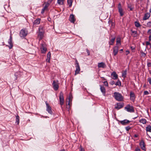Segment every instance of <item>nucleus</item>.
Listing matches in <instances>:
<instances>
[{
	"label": "nucleus",
	"mask_w": 151,
	"mask_h": 151,
	"mask_svg": "<svg viewBox=\"0 0 151 151\" xmlns=\"http://www.w3.org/2000/svg\"><path fill=\"white\" fill-rule=\"evenodd\" d=\"M8 43L9 44V48L10 49H11L13 47V44L12 43V37L11 35L10 37V39L8 41Z\"/></svg>",
	"instance_id": "nucleus-15"
},
{
	"label": "nucleus",
	"mask_w": 151,
	"mask_h": 151,
	"mask_svg": "<svg viewBox=\"0 0 151 151\" xmlns=\"http://www.w3.org/2000/svg\"><path fill=\"white\" fill-rule=\"evenodd\" d=\"M125 109L126 110L130 112H134V107L133 106H130V105L128 104L125 107Z\"/></svg>",
	"instance_id": "nucleus-5"
},
{
	"label": "nucleus",
	"mask_w": 151,
	"mask_h": 151,
	"mask_svg": "<svg viewBox=\"0 0 151 151\" xmlns=\"http://www.w3.org/2000/svg\"><path fill=\"white\" fill-rule=\"evenodd\" d=\"M60 151H65L64 150H60Z\"/></svg>",
	"instance_id": "nucleus-59"
},
{
	"label": "nucleus",
	"mask_w": 151,
	"mask_h": 151,
	"mask_svg": "<svg viewBox=\"0 0 151 151\" xmlns=\"http://www.w3.org/2000/svg\"><path fill=\"white\" fill-rule=\"evenodd\" d=\"M53 0H48L47 3L49 5L51 3Z\"/></svg>",
	"instance_id": "nucleus-41"
},
{
	"label": "nucleus",
	"mask_w": 151,
	"mask_h": 151,
	"mask_svg": "<svg viewBox=\"0 0 151 151\" xmlns=\"http://www.w3.org/2000/svg\"><path fill=\"white\" fill-rule=\"evenodd\" d=\"M135 26L137 27H140L141 26V24L140 23L137 22H134Z\"/></svg>",
	"instance_id": "nucleus-30"
},
{
	"label": "nucleus",
	"mask_w": 151,
	"mask_h": 151,
	"mask_svg": "<svg viewBox=\"0 0 151 151\" xmlns=\"http://www.w3.org/2000/svg\"><path fill=\"white\" fill-rule=\"evenodd\" d=\"M139 122L143 124H145L146 122V120L144 119H142L139 120Z\"/></svg>",
	"instance_id": "nucleus-26"
},
{
	"label": "nucleus",
	"mask_w": 151,
	"mask_h": 151,
	"mask_svg": "<svg viewBox=\"0 0 151 151\" xmlns=\"http://www.w3.org/2000/svg\"><path fill=\"white\" fill-rule=\"evenodd\" d=\"M116 44H119L120 45L121 44V41L120 39H117L116 40Z\"/></svg>",
	"instance_id": "nucleus-37"
},
{
	"label": "nucleus",
	"mask_w": 151,
	"mask_h": 151,
	"mask_svg": "<svg viewBox=\"0 0 151 151\" xmlns=\"http://www.w3.org/2000/svg\"><path fill=\"white\" fill-rule=\"evenodd\" d=\"M69 20L72 23H74L75 21L74 17L73 14L70 15L69 19Z\"/></svg>",
	"instance_id": "nucleus-21"
},
{
	"label": "nucleus",
	"mask_w": 151,
	"mask_h": 151,
	"mask_svg": "<svg viewBox=\"0 0 151 151\" xmlns=\"http://www.w3.org/2000/svg\"><path fill=\"white\" fill-rule=\"evenodd\" d=\"M110 83L111 85H113L115 84V82L114 81H111L110 82Z\"/></svg>",
	"instance_id": "nucleus-42"
},
{
	"label": "nucleus",
	"mask_w": 151,
	"mask_h": 151,
	"mask_svg": "<svg viewBox=\"0 0 151 151\" xmlns=\"http://www.w3.org/2000/svg\"><path fill=\"white\" fill-rule=\"evenodd\" d=\"M150 111H151V108H150Z\"/></svg>",
	"instance_id": "nucleus-64"
},
{
	"label": "nucleus",
	"mask_w": 151,
	"mask_h": 151,
	"mask_svg": "<svg viewBox=\"0 0 151 151\" xmlns=\"http://www.w3.org/2000/svg\"><path fill=\"white\" fill-rule=\"evenodd\" d=\"M64 0H58V3L59 5H63V4Z\"/></svg>",
	"instance_id": "nucleus-31"
},
{
	"label": "nucleus",
	"mask_w": 151,
	"mask_h": 151,
	"mask_svg": "<svg viewBox=\"0 0 151 151\" xmlns=\"http://www.w3.org/2000/svg\"><path fill=\"white\" fill-rule=\"evenodd\" d=\"M51 54L50 52H49L47 55V58H50Z\"/></svg>",
	"instance_id": "nucleus-36"
},
{
	"label": "nucleus",
	"mask_w": 151,
	"mask_h": 151,
	"mask_svg": "<svg viewBox=\"0 0 151 151\" xmlns=\"http://www.w3.org/2000/svg\"><path fill=\"white\" fill-rule=\"evenodd\" d=\"M100 90L102 93L105 95L106 93V90L104 87L101 85H100Z\"/></svg>",
	"instance_id": "nucleus-22"
},
{
	"label": "nucleus",
	"mask_w": 151,
	"mask_h": 151,
	"mask_svg": "<svg viewBox=\"0 0 151 151\" xmlns=\"http://www.w3.org/2000/svg\"><path fill=\"white\" fill-rule=\"evenodd\" d=\"M49 4H47L46 3L45 5V6H44V8H43L46 10L47 9L48 7L49 6Z\"/></svg>",
	"instance_id": "nucleus-35"
},
{
	"label": "nucleus",
	"mask_w": 151,
	"mask_h": 151,
	"mask_svg": "<svg viewBox=\"0 0 151 151\" xmlns=\"http://www.w3.org/2000/svg\"><path fill=\"white\" fill-rule=\"evenodd\" d=\"M123 50V49H122L120 50V51H121V52H122Z\"/></svg>",
	"instance_id": "nucleus-62"
},
{
	"label": "nucleus",
	"mask_w": 151,
	"mask_h": 151,
	"mask_svg": "<svg viewBox=\"0 0 151 151\" xmlns=\"http://www.w3.org/2000/svg\"><path fill=\"white\" fill-rule=\"evenodd\" d=\"M60 104L61 105V108L62 109V106L64 104V97L63 93L62 92H60L59 96Z\"/></svg>",
	"instance_id": "nucleus-3"
},
{
	"label": "nucleus",
	"mask_w": 151,
	"mask_h": 151,
	"mask_svg": "<svg viewBox=\"0 0 151 151\" xmlns=\"http://www.w3.org/2000/svg\"><path fill=\"white\" fill-rule=\"evenodd\" d=\"M146 26L148 27H151V21L147 22L146 24Z\"/></svg>",
	"instance_id": "nucleus-34"
},
{
	"label": "nucleus",
	"mask_w": 151,
	"mask_h": 151,
	"mask_svg": "<svg viewBox=\"0 0 151 151\" xmlns=\"http://www.w3.org/2000/svg\"><path fill=\"white\" fill-rule=\"evenodd\" d=\"M129 95L131 100L133 101H134L135 99V95L134 93L131 91Z\"/></svg>",
	"instance_id": "nucleus-13"
},
{
	"label": "nucleus",
	"mask_w": 151,
	"mask_h": 151,
	"mask_svg": "<svg viewBox=\"0 0 151 151\" xmlns=\"http://www.w3.org/2000/svg\"><path fill=\"white\" fill-rule=\"evenodd\" d=\"M39 33L38 35V37L39 38V40H41L44 37V31L43 29V28L42 27H40L39 28Z\"/></svg>",
	"instance_id": "nucleus-2"
},
{
	"label": "nucleus",
	"mask_w": 151,
	"mask_h": 151,
	"mask_svg": "<svg viewBox=\"0 0 151 151\" xmlns=\"http://www.w3.org/2000/svg\"><path fill=\"white\" fill-rule=\"evenodd\" d=\"M119 50L118 47L115 46L113 48V54L114 56H116L118 53Z\"/></svg>",
	"instance_id": "nucleus-14"
},
{
	"label": "nucleus",
	"mask_w": 151,
	"mask_h": 151,
	"mask_svg": "<svg viewBox=\"0 0 151 151\" xmlns=\"http://www.w3.org/2000/svg\"><path fill=\"white\" fill-rule=\"evenodd\" d=\"M15 76L16 77V79H17V77L18 75H17L16 74H15Z\"/></svg>",
	"instance_id": "nucleus-54"
},
{
	"label": "nucleus",
	"mask_w": 151,
	"mask_h": 151,
	"mask_svg": "<svg viewBox=\"0 0 151 151\" xmlns=\"http://www.w3.org/2000/svg\"><path fill=\"white\" fill-rule=\"evenodd\" d=\"M98 66L99 68H105L106 67V65L103 62L99 63H98Z\"/></svg>",
	"instance_id": "nucleus-17"
},
{
	"label": "nucleus",
	"mask_w": 151,
	"mask_h": 151,
	"mask_svg": "<svg viewBox=\"0 0 151 151\" xmlns=\"http://www.w3.org/2000/svg\"><path fill=\"white\" fill-rule=\"evenodd\" d=\"M76 70L75 71V75L79 73L80 70L79 63L78 62V61L76 60Z\"/></svg>",
	"instance_id": "nucleus-8"
},
{
	"label": "nucleus",
	"mask_w": 151,
	"mask_h": 151,
	"mask_svg": "<svg viewBox=\"0 0 151 151\" xmlns=\"http://www.w3.org/2000/svg\"><path fill=\"white\" fill-rule=\"evenodd\" d=\"M86 52L88 54V55H90V52L88 49H86Z\"/></svg>",
	"instance_id": "nucleus-50"
},
{
	"label": "nucleus",
	"mask_w": 151,
	"mask_h": 151,
	"mask_svg": "<svg viewBox=\"0 0 151 151\" xmlns=\"http://www.w3.org/2000/svg\"><path fill=\"white\" fill-rule=\"evenodd\" d=\"M130 121L126 119L120 121V123L123 125H126L129 124Z\"/></svg>",
	"instance_id": "nucleus-12"
},
{
	"label": "nucleus",
	"mask_w": 151,
	"mask_h": 151,
	"mask_svg": "<svg viewBox=\"0 0 151 151\" xmlns=\"http://www.w3.org/2000/svg\"><path fill=\"white\" fill-rule=\"evenodd\" d=\"M58 81H54L52 83V86L54 90L57 91L59 88Z\"/></svg>",
	"instance_id": "nucleus-7"
},
{
	"label": "nucleus",
	"mask_w": 151,
	"mask_h": 151,
	"mask_svg": "<svg viewBox=\"0 0 151 151\" xmlns=\"http://www.w3.org/2000/svg\"><path fill=\"white\" fill-rule=\"evenodd\" d=\"M45 104L47 106V111L49 113L52 114V112L51 110V107L49 106L47 101L45 102Z\"/></svg>",
	"instance_id": "nucleus-11"
},
{
	"label": "nucleus",
	"mask_w": 151,
	"mask_h": 151,
	"mask_svg": "<svg viewBox=\"0 0 151 151\" xmlns=\"http://www.w3.org/2000/svg\"><path fill=\"white\" fill-rule=\"evenodd\" d=\"M118 9L119 12L120 13V16H123L124 15V13L123 12V10L121 7V3H119V4L118 6Z\"/></svg>",
	"instance_id": "nucleus-9"
},
{
	"label": "nucleus",
	"mask_w": 151,
	"mask_h": 151,
	"mask_svg": "<svg viewBox=\"0 0 151 151\" xmlns=\"http://www.w3.org/2000/svg\"><path fill=\"white\" fill-rule=\"evenodd\" d=\"M66 106H66V108H67V109H68V110L69 111V109H68V105H66Z\"/></svg>",
	"instance_id": "nucleus-57"
},
{
	"label": "nucleus",
	"mask_w": 151,
	"mask_h": 151,
	"mask_svg": "<svg viewBox=\"0 0 151 151\" xmlns=\"http://www.w3.org/2000/svg\"><path fill=\"white\" fill-rule=\"evenodd\" d=\"M150 12L151 13V8L150 9Z\"/></svg>",
	"instance_id": "nucleus-61"
},
{
	"label": "nucleus",
	"mask_w": 151,
	"mask_h": 151,
	"mask_svg": "<svg viewBox=\"0 0 151 151\" xmlns=\"http://www.w3.org/2000/svg\"><path fill=\"white\" fill-rule=\"evenodd\" d=\"M131 128V127H130L129 126H128L125 127V129L126 130L128 131H129V130Z\"/></svg>",
	"instance_id": "nucleus-38"
},
{
	"label": "nucleus",
	"mask_w": 151,
	"mask_h": 151,
	"mask_svg": "<svg viewBox=\"0 0 151 151\" xmlns=\"http://www.w3.org/2000/svg\"><path fill=\"white\" fill-rule=\"evenodd\" d=\"M146 44L147 46L150 45V48L151 47V44H150V42H148V41L146 42Z\"/></svg>",
	"instance_id": "nucleus-40"
},
{
	"label": "nucleus",
	"mask_w": 151,
	"mask_h": 151,
	"mask_svg": "<svg viewBox=\"0 0 151 151\" xmlns=\"http://www.w3.org/2000/svg\"><path fill=\"white\" fill-rule=\"evenodd\" d=\"M131 48L132 50H134V48L133 47H131Z\"/></svg>",
	"instance_id": "nucleus-55"
},
{
	"label": "nucleus",
	"mask_w": 151,
	"mask_h": 151,
	"mask_svg": "<svg viewBox=\"0 0 151 151\" xmlns=\"http://www.w3.org/2000/svg\"><path fill=\"white\" fill-rule=\"evenodd\" d=\"M104 85L106 86H108V83L106 81H105L104 82Z\"/></svg>",
	"instance_id": "nucleus-39"
},
{
	"label": "nucleus",
	"mask_w": 151,
	"mask_h": 151,
	"mask_svg": "<svg viewBox=\"0 0 151 151\" xmlns=\"http://www.w3.org/2000/svg\"><path fill=\"white\" fill-rule=\"evenodd\" d=\"M132 34H131L134 37H136L138 36V34L137 31H133L132 30H131Z\"/></svg>",
	"instance_id": "nucleus-20"
},
{
	"label": "nucleus",
	"mask_w": 151,
	"mask_h": 151,
	"mask_svg": "<svg viewBox=\"0 0 151 151\" xmlns=\"http://www.w3.org/2000/svg\"><path fill=\"white\" fill-rule=\"evenodd\" d=\"M113 96L115 100L119 101H123L124 97L121 94L118 92H115L114 93Z\"/></svg>",
	"instance_id": "nucleus-1"
},
{
	"label": "nucleus",
	"mask_w": 151,
	"mask_h": 151,
	"mask_svg": "<svg viewBox=\"0 0 151 151\" xmlns=\"http://www.w3.org/2000/svg\"><path fill=\"white\" fill-rule=\"evenodd\" d=\"M40 49L42 53H45L47 50V48L46 47V44L44 42L41 44Z\"/></svg>",
	"instance_id": "nucleus-6"
},
{
	"label": "nucleus",
	"mask_w": 151,
	"mask_h": 151,
	"mask_svg": "<svg viewBox=\"0 0 151 151\" xmlns=\"http://www.w3.org/2000/svg\"><path fill=\"white\" fill-rule=\"evenodd\" d=\"M27 31L26 29H22L20 32V36L21 37H25L27 34Z\"/></svg>",
	"instance_id": "nucleus-4"
},
{
	"label": "nucleus",
	"mask_w": 151,
	"mask_h": 151,
	"mask_svg": "<svg viewBox=\"0 0 151 151\" xmlns=\"http://www.w3.org/2000/svg\"><path fill=\"white\" fill-rule=\"evenodd\" d=\"M115 40V37H114L111 39L109 42V44L110 45H113L114 44V40Z\"/></svg>",
	"instance_id": "nucleus-25"
},
{
	"label": "nucleus",
	"mask_w": 151,
	"mask_h": 151,
	"mask_svg": "<svg viewBox=\"0 0 151 151\" xmlns=\"http://www.w3.org/2000/svg\"><path fill=\"white\" fill-rule=\"evenodd\" d=\"M112 25H114V24L113 23H111Z\"/></svg>",
	"instance_id": "nucleus-60"
},
{
	"label": "nucleus",
	"mask_w": 151,
	"mask_h": 151,
	"mask_svg": "<svg viewBox=\"0 0 151 151\" xmlns=\"http://www.w3.org/2000/svg\"><path fill=\"white\" fill-rule=\"evenodd\" d=\"M116 86H121V82L118 80V81L115 84Z\"/></svg>",
	"instance_id": "nucleus-33"
},
{
	"label": "nucleus",
	"mask_w": 151,
	"mask_h": 151,
	"mask_svg": "<svg viewBox=\"0 0 151 151\" xmlns=\"http://www.w3.org/2000/svg\"><path fill=\"white\" fill-rule=\"evenodd\" d=\"M147 33L148 34H151V29L148 30Z\"/></svg>",
	"instance_id": "nucleus-46"
},
{
	"label": "nucleus",
	"mask_w": 151,
	"mask_h": 151,
	"mask_svg": "<svg viewBox=\"0 0 151 151\" xmlns=\"http://www.w3.org/2000/svg\"><path fill=\"white\" fill-rule=\"evenodd\" d=\"M135 151H140V149L139 148H136L135 150Z\"/></svg>",
	"instance_id": "nucleus-53"
},
{
	"label": "nucleus",
	"mask_w": 151,
	"mask_h": 151,
	"mask_svg": "<svg viewBox=\"0 0 151 151\" xmlns=\"http://www.w3.org/2000/svg\"><path fill=\"white\" fill-rule=\"evenodd\" d=\"M144 94L145 95H148L149 94V92L147 91H145L144 92Z\"/></svg>",
	"instance_id": "nucleus-43"
},
{
	"label": "nucleus",
	"mask_w": 151,
	"mask_h": 151,
	"mask_svg": "<svg viewBox=\"0 0 151 151\" xmlns=\"http://www.w3.org/2000/svg\"><path fill=\"white\" fill-rule=\"evenodd\" d=\"M127 74V70L124 71L122 73V77L124 78L126 77V75Z\"/></svg>",
	"instance_id": "nucleus-32"
},
{
	"label": "nucleus",
	"mask_w": 151,
	"mask_h": 151,
	"mask_svg": "<svg viewBox=\"0 0 151 151\" xmlns=\"http://www.w3.org/2000/svg\"><path fill=\"white\" fill-rule=\"evenodd\" d=\"M150 14L149 13H147L145 14L143 18V20H146L148 19L150 16Z\"/></svg>",
	"instance_id": "nucleus-19"
},
{
	"label": "nucleus",
	"mask_w": 151,
	"mask_h": 151,
	"mask_svg": "<svg viewBox=\"0 0 151 151\" xmlns=\"http://www.w3.org/2000/svg\"><path fill=\"white\" fill-rule=\"evenodd\" d=\"M139 145L141 148V149L145 151L146 150V148L145 147V145L144 142L143 141H141Z\"/></svg>",
	"instance_id": "nucleus-16"
},
{
	"label": "nucleus",
	"mask_w": 151,
	"mask_h": 151,
	"mask_svg": "<svg viewBox=\"0 0 151 151\" xmlns=\"http://www.w3.org/2000/svg\"><path fill=\"white\" fill-rule=\"evenodd\" d=\"M126 52L127 53L126 54V55H128L129 53V51H128V50H126Z\"/></svg>",
	"instance_id": "nucleus-52"
},
{
	"label": "nucleus",
	"mask_w": 151,
	"mask_h": 151,
	"mask_svg": "<svg viewBox=\"0 0 151 151\" xmlns=\"http://www.w3.org/2000/svg\"><path fill=\"white\" fill-rule=\"evenodd\" d=\"M128 7L130 9V10L132 11L133 10V8L131 6H129Z\"/></svg>",
	"instance_id": "nucleus-47"
},
{
	"label": "nucleus",
	"mask_w": 151,
	"mask_h": 151,
	"mask_svg": "<svg viewBox=\"0 0 151 151\" xmlns=\"http://www.w3.org/2000/svg\"><path fill=\"white\" fill-rule=\"evenodd\" d=\"M148 81L150 84L151 85V78H148Z\"/></svg>",
	"instance_id": "nucleus-45"
},
{
	"label": "nucleus",
	"mask_w": 151,
	"mask_h": 151,
	"mask_svg": "<svg viewBox=\"0 0 151 151\" xmlns=\"http://www.w3.org/2000/svg\"><path fill=\"white\" fill-rule=\"evenodd\" d=\"M150 73L151 74V70L150 71Z\"/></svg>",
	"instance_id": "nucleus-63"
},
{
	"label": "nucleus",
	"mask_w": 151,
	"mask_h": 151,
	"mask_svg": "<svg viewBox=\"0 0 151 151\" xmlns=\"http://www.w3.org/2000/svg\"><path fill=\"white\" fill-rule=\"evenodd\" d=\"M80 151H84L83 150L82 148H81V149Z\"/></svg>",
	"instance_id": "nucleus-58"
},
{
	"label": "nucleus",
	"mask_w": 151,
	"mask_h": 151,
	"mask_svg": "<svg viewBox=\"0 0 151 151\" xmlns=\"http://www.w3.org/2000/svg\"><path fill=\"white\" fill-rule=\"evenodd\" d=\"M40 19H36L33 22V25H36L39 24L40 22Z\"/></svg>",
	"instance_id": "nucleus-23"
},
{
	"label": "nucleus",
	"mask_w": 151,
	"mask_h": 151,
	"mask_svg": "<svg viewBox=\"0 0 151 151\" xmlns=\"http://www.w3.org/2000/svg\"><path fill=\"white\" fill-rule=\"evenodd\" d=\"M134 137H137L138 136L137 134H135L134 135Z\"/></svg>",
	"instance_id": "nucleus-56"
},
{
	"label": "nucleus",
	"mask_w": 151,
	"mask_h": 151,
	"mask_svg": "<svg viewBox=\"0 0 151 151\" xmlns=\"http://www.w3.org/2000/svg\"><path fill=\"white\" fill-rule=\"evenodd\" d=\"M70 96L67 99V101H66V105L68 106V109H69L70 107Z\"/></svg>",
	"instance_id": "nucleus-24"
},
{
	"label": "nucleus",
	"mask_w": 151,
	"mask_h": 151,
	"mask_svg": "<svg viewBox=\"0 0 151 151\" xmlns=\"http://www.w3.org/2000/svg\"><path fill=\"white\" fill-rule=\"evenodd\" d=\"M146 130L147 132H151V126H148L146 127Z\"/></svg>",
	"instance_id": "nucleus-29"
},
{
	"label": "nucleus",
	"mask_w": 151,
	"mask_h": 151,
	"mask_svg": "<svg viewBox=\"0 0 151 151\" xmlns=\"http://www.w3.org/2000/svg\"><path fill=\"white\" fill-rule=\"evenodd\" d=\"M72 0H67V3L69 7H70L72 6Z\"/></svg>",
	"instance_id": "nucleus-27"
},
{
	"label": "nucleus",
	"mask_w": 151,
	"mask_h": 151,
	"mask_svg": "<svg viewBox=\"0 0 151 151\" xmlns=\"http://www.w3.org/2000/svg\"><path fill=\"white\" fill-rule=\"evenodd\" d=\"M45 9H44V8H43L42 10V11H41V13L42 14H43L44 13V11H45Z\"/></svg>",
	"instance_id": "nucleus-48"
},
{
	"label": "nucleus",
	"mask_w": 151,
	"mask_h": 151,
	"mask_svg": "<svg viewBox=\"0 0 151 151\" xmlns=\"http://www.w3.org/2000/svg\"><path fill=\"white\" fill-rule=\"evenodd\" d=\"M19 116L18 115H17V116H16V123H17V124H19Z\"/></svg>",
	"instance_id": "nucleus-28"
},
{
	"label": "nucleus",
	"mask_w": 151,
	"mask_h": 151,
	"mask_svg": "<svg viewBox=\"0 0 151 151\" xmlns=\"http://www.w3.org/2000/svg\"><path fill=\"white\" fill-rule=\"evenodd\" d=\"M149 41H151V35L149 36Z\"/></svg>",
	"instance_id": "nucleus-51"
},
{
	"label": "nucleus",
	"mask_w": 151,
	"mask_h": 151,
	"mask_svg": "<svg viewBox=\"0 0 151 151\" xmlns=\"http://www.w3.org/2000/svg\"><path fill=\"white\" fill-rule=\"evenodd\" d=\"M50 58H47V59H46V61L48 62H50Z\"/></svg>",
	"instance_id": "nucleus-49"
},
{
	"label": "nucleus",
	"mask_w": 151,
	"mask_h": 151,
	"mask_svg": "<svg viewBox=\"0 0 151 151\" xmlns=\"http://www.w3.org/2000/svg\"><path fill=\"white\" fill-rule=\"evenodd\" d=\"M111 75L112 78L114 79H116L118 78V75L115 72H112Z\"/></svg>",
	"instance_id": "nucleus-18"
},
{
	"label": "nucleus",
	"mask_w": 151,
	"mask_h": 151,
	"mask_svg": "<svg viewBox=\"0 0 151 151\" xmlns=\"http://www.w3.org/2000/svg\"><path fill=\"white\" fill-rule=\"evenodd\" d=\"M147 66L148 67H149L151 66V63H148L147 64Z\"/></svg>",
	"instance_id": "nucleus-44"
},
{
	"label": "nucleus",
	"mask_w": 151,
	"mask_h": 151,
	"mask_svg": "<svg viewBox=\"0 0 151 151\" xmlns=\"http://www.w3.org/2000/svg\"><path fill=\"white\" fill-rule=\"evenodd\" d=\"M124 104L123 103H117L115 105V108L118 110L122 108L124 106Z\"/></svg>",
	"instance_id": "nucleus-10"
}]
</instances>
